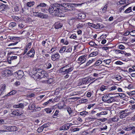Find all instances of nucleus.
<instances>
[{"mask_svg":"<svg viewBox=\"0 0 135 135\" xmlns=\"http://www.w3.org/2000/svg\"><path fill=\"white\" fill-rule=\"evenodd\" d=\"M74 67L73 66L68 64L61 68L58 71L59 73H62L63 75H65L64 78L67 79L69 77L70 73L72 71Z\"/></svg>","mask_w":135,"mask_h":135,"instance_id":"f257e3e1","label":"nucleus"},{"mask_svg":"<svg viewBox=\"0 0 135 135\" xmlns=\"http://www.w3.org/2000/svg\"><path fill=\"white\" fill-rule=\"evenodd\" d=\"M83 3H69L68 6L67 7V8L66 10L65 11V12L68 11H73V8L75 7H78L79 6H81V5Z\"/></svg>","mask_w":135,"mask_h":135,"instance_id":"f03ea898","label":"nucleus"},{"mask_svg":"<svg viewBox=\"0 0 135 135\" xmlns=\"http://www.w3.org/2000/svg\"><path fill=\"white\" fill-rule=\"evenodd\" d=\"M34 76L37 78V79L39 78H45V77L46 78L48 76L47 74L46 73H45L44 71H42L41 72H37L34 74Z\"/></svg>","mask_w":135,"mask_h":135,"instance_id":"7ed1b4c3","label":"nucleus"},{"mask_svg":"<svg viewBox=\"0 0 135 135\" xmlns=\"http://www.w3.org/2000/svg\"><path fill=\"white\" fill-rule=\"evenodd\" d=\"M53 8V9H54L55 10L57 11L58 12L60 10V4L57 3H55L53 4H51V6Z\"/></svg>","mask_w":135,"mask_h":135,"instance_id":"20e7f679","label":"nucleus"},{"mask_svg":"<svg viewBox=\"0 0 135 135\" xmlns=\"http://www.w3.org/2000/svg\"><path fill=\"white\" fill-rule=\"evenodd\" d=\"M26 55L30 57H34L35 55V50L33 48H31L26 54Z\"/></svg>","mask_w":135,"mask_h":135,"instance_id":"39448f33","label":"nucleus"},{"mask_svg":"<svg viewBox=\"0 0 135 135\" xmlns=\"http://www.w3.org/2000/svg\"><path fill=\"white\" fill-rule=\"evenodd\" d=\"M16 74V78L18 79L21 78L24 75L23 71L21 70H18L17 72L15 73V75Z\"/></svg>","mask_w":135,"mask_h":135,"instance_id":"423d86ee","label":"nucleus"},{"mask_svg":"<svg viewBox=\"0 0 135 135\" xmlns=\"http://www.w3.org/2000/svg\"><path fill=\"white\" fill-rule=\"evenodd\" d=\"M23 113V112L22 111H20L18 109H16L12 112L11 114L14 115L19 116Z\"/></svg>","mask_w":135,"mask_h":135,"instance_id":"0eeeda50","label":"nucleus"},{"mask_svg":"<svg viewBox=\"0 0 135 135\" xmlns=\"http://www.w3.org/2000/svg\"><path fill=\"white\" fill-rule=\"evenodd\" d=\"M46 5H47L44 3H41L37 5L35 7V9H37L38 11H40V10L42 9L43 7H45Z\"/></svg>","mask_w":135,"mask_h":135,"instance_id":"6e6552de","label":"nucleus"},{"mask_svg":"<svg viewBox=\"0 0 135 135\" xmlns=\"http://www.w3.org/2000/svg\"><path fill=\"white\" fill-rule=\"evenodd\" d=\"M48 10L50 14L55 16H56L58 12L57 11L55 10L54 9H53V8L51 6H50Z\"/></svg>","mask_w":135,"mask_h":135,"instance_id":"1a4fd4ad","label":"nucleus"},{"mask_svg":"<svg viewBox=\"0 0 135 135\" xmlns=\"http://www.w3.org/2000/svg\"><path fill=\"white\" fill-rule=\"evenodd\" d=\"M60 57V55L58 53H56L52 55L51 59L52 61H55L59 59Z\"/></svg>","mask_w":135,"mask_h":135,"instance_id":"9d476101","label":"nucleus"},{"mask_svg":"<svg viewBox=\"0 0 135 135\" xmlns=\"http://www.w3.org/2000/svg\"><path fill=\"white\" fill-rule=\"evenodd\" d=\"M17 56H9L7 58L9 64H11V61L16 59Z\"/></svg>","mask_w":135,"mask_h":135,"instance_id":"9b49d317","label":"nucleus"},{"mask_svg":"<svg viewBox=\"0 0 135 135\" xmlns=\"http://www.w3.org/2000/svg\"><path fill=\"white\" fill-rule=\"evenodd\" d=\"M80 81L81 82V84H80V85L89 83V80H88V78H86L82 80H80Z\"/></svg>","mask_w":135,"mask_h":135,"instance_id":"f8f14e48","label":"nucleus"},{"mask_svg":"<svg viewBox=\"0 0 135 135\" xmlns=\"http://www.w3.org/2000/svg\"><path fill=\"white\" fill-rule=\"evenodd\" d=\"M68 4L69 3H66L61 4L60 5V6H61V7H60V10H62V11H63L64 10L65 11L67 7L68 6Z\"/></svg>","mask_w":135,"mask_h":135,"instance_id":"ddd939ff","label":"nucleus"},{"mask_svg":"<svg viewBox=\"0 0 135 135\" xmlns=\"http://www.w3.org/2000/svg\"><path fill=\"white\" fill-rule=\"evenodd\" d=\"M86 58H85L83 56H80L78 59V60L80 61L81 64L84 63L86 60Z\"/></svg>","mask_w":135,"mask_h":135,"instance_id":"4468645a","label":"nucleus"},{"mask_svg":"<svg viewBox=\"0 0 135 135\" xmlns=\"http://www.w3.org/2000/svg\"><path fill=\"white\" fill-rule=\"evenodd\" d=\"M68 124H66L64 125L61 127L60 128V130H67L69 129Z\"/></svg>","mask_w":135,"mask_h":135,"instance_id":"2eb2a0df","label":"nucleus"},{"mask_svg":"<svg viewBox=\"0 0 135 135\" xmlns=\"http://www.w3.org/2000/svg\"><path fill=\"white\" fill-rule=\"evenodd\" d=\"M41 82L43 83L50 84L53 82V79H52L50 78L49 80H43Z\"/></svg>","mask_w":135,"mask_h":135,"instance_id":"dca6fc26","label":"nucleus"},{"mask_svg":"<svg viewBox=\"0 0 135 135\" xmlns=\"http://www.w3.org/2000/svg\"><path fill=\"white\" fill-rule=\"evenodd\" d=\"M10 49L13 50L9 54H13V53H16V54H18V51L17 49H19V48L18 47H10Z\"/></svg>","mask_w":135,"mask_h":135,"instance_id":"f3484780","label":"nucleus"},{"mask_svg":"<svg viewBox=\"0 0 135 135\" xmlns=\"http://www.w3.org/2000/svg\"><path fill=\"white\" fill-rule=\"evenodd\" d=\"M85 14L83 13H80L78 15V18L79 19H84L85 17Z\"/></svg>","mask_w":135,"mask_h":135,"instance_id":"a211bd4d","label":"nucleus"},{"mask_svg":"<svg viewBox=\"0 0 135 135\" xmlns=\"http://www.w3.org/2000/svg\"><path fill=\"white\" fill-rule=\"evenodd\" d=\"M13 107L15 108H22L24 107V105L22 103L19 104L17 105H14L13 106Z\"/></svg>","mask_w":135,"mask_h":135,"instance_id":"6ab92c4d","label":"nucleus"},{"mask_svg":"<svg viewBox=\"0 0 135 135\" xmlns=\"http://www.w3.org/2000/svg\"><path fill=\"white\" fill-rule=\"evenodd\" d=\"M62 23L59 22H57L55 24V27L56 29H58L62 27Z\"/></svg>","mask_w":135,"mask_h":135,"instance_id":"aec40b11","label":"nucleus"},{"mask_svg":"<svg viewBox=\"0 0 135 135\" xmlns=\"http://www.w3.org/2000/svg\"><path fill=\"white\" fill-rule=\"evenodd\" d=\"M34 13L35 14V16L36 17H37L39 18H42V13L37 12H35Z\"/></svg>","mask_w":135,"mask_h":135,"instance_id":"412c9836","label":"nucleus"},{"mask_svg":"<svg viewBox=\"0 0 135 135\" xmlns=\"http://www.w3.org/2000/svg\"><path fill=\"white\" fill-rule=\"evenodd\" d=\"M131 114V112H129L126 113L125 114H120V118H125L126 116L128 115L129 114Z\"/></svg>","mask_w":135,"mask_h":135,"instance_id":"4be33fe9","label":"nucleus"},{"mask_svg":"<svg viewBox=\"0 0 135 135\" xmlns=\"http://www.w3.org/2000/svg\"><path fill=\"white\" fill-rule=\"evenodd\" d=\"M7 7V5L3 4H2L0 5V12L4 10Z\"/></svg>","mask_w":135,"mask_h":135,"instance_id":"5701e85b","label":"nucleus"},{"mask_svg":"<svg viewBox=\"0 0 135 135\" xmlns=\"http://www.w3.org/2000/svg\"><path fill=\"white\" fill-rule=\"evenodd\" d=\"M35 106V105L34 103L30 104L28 107V109H29L30 110H32L33 112Z\"/></svg>","mask_w":135,"mask_h":135,"instance_id":"b1692460","label":"nucleus"},{"mask_svg":"<svg viewBox=\"0 0 135 135\" xmlns=\"http://www.w3.org/2000/svg\"><path fill=\"white\" fill-rule=\"evenodd\" d=\"M110 97V98L108 99L107 101L106 102V103H111L112 102L115 101V99L113 98V97Z\"/></svg>","mask_w":135,"mask_h":135,"instance_id":"393cba45","label":"nucleus"},{"mask_svg":"<svg viewBox=\"0 0 135 135\" xmlns=\"http://www.w3.org/2000/svg\"><path fill=\"white\" fill-rule=\"evenodd\" d=\"M35 4V2L34 1L30 2H28L26 6L27 7H30L32 6Z\"/></svg>","mask_w":135,"mask_h":135,"instance_id":"a878e982","label":"nucleus"},{"mask_svg":"<svg viewBox=\"0 0 135 135\" xmlns=\"http://www.w3.org/2000/svg\"><path fill=\"white\" fill-rule=\"evenodd\" d=\"M98 53L97 51L93 52L89 55V56L90 57L95 56L98 55Z\"/></svg>","mask_w":135,"mask_h":135,"instance_id":"bb28decb","label":"nucleus"},{"mask_svg":"<svg viewBox=\"0 0 135 135\" xmlns=\"http://www.w3.org/2000/svg\"><path fill=\"white\" fill-rule=\"evenodd\" d=\"M6 85L4 84L2 85L0 89V94L1 95L6 89Z\"/></svg>","mask_w":135,"mask_h":135,"instance_id":"cd10ccee","label":"nucleus"},{"mask_svg":"<svg viewBox=\"0 0 135 135\" xmlns=\"http://www.w3.org/2000/svg\"><path fill=\"white\" fill-rule=\"evenodd\" d=\"M31 44H32L31 42L29 43L26 46L25 50L27 51L28 50L31 48Z\"/></svg>","mask_w":135,"mask_h":135,"instance_id":"c85d7f7f","label":"nucleus"},{"mask_svg":"<svg viewBox=\"0 0 135 135\" xmlns=\"http://www.w3.org/2000/svg\"><path fill=\"white\" fill-rule=\"evenodd\" d=\"M60 10L57 13V14H56L55 16H57L60 17H64V14L61 12H60Z\"/></svg>","mask_w":135,"mask_h":135,"instance_id":"c756f323","label":"nucleus"},{"mask_svg":"<svg viewBox=\"0 0 135 135\" xmlns=\"http://www.w3.org/2000/svg\"><path fill=\"white\" fill-rule=\"evenodd\" d=\"M108 96L107 95H105L102 97V100L105 103H106V102L107 101V98H108Z\"/></svg>","mask_w":135,"mask_h":135,"instance_id":"7c9ffc66","label":"nucleus"},{"mask_svg":"<svg viewBox=\"0 0 135 135\" xmlns=\"http://www.w3.org/2000/svg\"><path fill=\"white\" fill-rule=\"evenodd\" d=\"M66 49V47L63 46L59 50V52L60 53H62L65 52Z\"/></svg>","mask_w":135,"mask_h":135,"instance_id":"2f4dec72","label":"nucleus"},{"mask_svg":"<svg viewBox=\"0 0 135 135\" xmlns=\"http://www.w3.org/2000/svg\"><path fill=\"white\" fill-rule=\"evenodd\" d=\"M132 11V7H130L126 9L124 11V13H127L130 12Z\"/></svg>","mask_w":135,"mask_h":135,"instance_id":"473e14b6","label":"nucleus"},{"mask_svg":"<svg viewBox=\"0 0 135 135\" xmlns=\"http://www.w3.org/2000/svg\"><path fill=\"white\" fill-rule=\"evenodd\" d=\"M102 62V61L100 60H98L95 62L94 65L96 66H98L101 64Z\"/></svg>","mask_w":135,"mask_h":135,"instance_id":"72a5a7b5","label":"nucleus"},{"mask_svg":"<svg viewBox=\"0 0 135 135\" xmlns=\"http://www.w3.org/2000/svg\"><path fill=\"white\" fill-rule=\"evenodd\" d=\"M11 129L10 130V131H15L17 130V128L15 126H12L11 127Z\"/></svg>","mask_w":135,"mask_h":135,"instance_id":"f704fd0d","label":"nucleus"},{"mask_svg":"<svg viewBox=\"0 0 135 135\" xmlns=\"http://www.w3.org/2000/svg\"><path fill=\"white\" fill-rule=\"evenodd\" d=\"M100 74L101 73H99L97 71L96 73H94L93 74V76L95 77L96 78L100 76Z\"/></svg>","mask_w":135,"mask_h":135,"instance_id":"c9c22d12","label":"nucleus"},{"mask_svg":"<svg viewBox=\"0 0 135 135\" xmlns=\"http://www.w3.org/2000/svg\"><path fill=\"white\" fill-rule=\"evenodd\" d=\"M118 118L117 117H116L112 118L110 119V120L111 121H112V122H117L118 121Z\"/></svg>","mask_w":135,"mask_h":135,"instance_id":"e433bc0d","label":"nucleus"},{"mask_svg":"<svg viewBox=\"0 0 135 135\" xmlns=\"http://www.w3.org/2000/svg\"><path fill=\"white\" fill-rule=\"evenodd\" d=\"M84 24H83L81 23H79L78 24L76 25V27L78 29H81L84 26Z\"/></svg>","mask_w":135,"mask_h":135,"instance_id":"4c0bfd02","label":"nucleus"},{"mask_svg":"<svg viewBox=\"0 0 135 135\" xmlns=\"http://www.w3.org/2000/svg\"><path fill=\"white\" fill-rule=\"evenodd\" d=\"M103 62L105 64H109L111 62V60L110 59H108L106 60H104Z\"/></svg>","mask_w":135,"mask_h":135,"instance_id":"58836bf2","label":"nucleus"},{"mask_svg":"<svg viewBox=\"0 0 135 135\" xmlns=\"http://www.w3.org/2000/svg\"><path fill=\"white\" fill-rule=\"evenodd\" d=\"M16 90H13L11 91L10 92H9L8 93V95H13L14 94H15L16 93Z\"/></svg>","mask_w":135,"mask_h":135,"instance_id":"ea45409f","label":"nucleus"},{"mask_svg":"<svg viewBox=\"0 0 135 135\" xmlns=\"http://www.w3.org/2000/svg\"><path fill=\"white\" fill-rule=\"evenodd\" d=\"M42 15V18L43 19H47L49 17V16L48 15L43 13Z\"/></svg>","mask_w":135,"mask_h":135,"instance_id":"a19ab883","label":"nucleus"},{"mask_svg":"<svg viewBox=\"0 0 135 135\" xmlns=\"http://www.w3.org/2000/svg\"><path fill=\"white\" fill-rule=\"evenodd\" d=\"M94 61V59H92L91 60H89L86 63V66H88L90 65L91 63Z\"/></svg>","mask_w":135,"mask_h":135,"instance_id":"79ce46f5","label":"nucleus"},{"mask_svg":"<svg viewBox=\"0 0 135 135\" xmlns=\"http://www.w3.org/2000/svg\"><path fill=\"white\" fill-rule=\"evenodd\" d=\"M59 112V111L58 110H56L55 112L53 114V118H55V116H57L58 115V114Z\"/></svg>","mask_w":135,"mask_h":135,"instance_id":"37998d69","label":"nucleus"},{"mask_svg":"<svg viewBox=\"0 0 135 135\" xmlns=\"http://www.w3.org/2000/svg\"><path fill=\"white\" fill-rule=\"evenodd\" d=\"M4 73V74H10L11 73V70H9L6 69L5 70Z\"/></svg>","mask_w":135,"mask_h":135,"instance_id":"c03bdc74","label":"nucleus"},{"mask_svg":"<svg viewBox=\"0 0 135 135\" xmlns=\"http://www.w3.org/2000/svg\"><path fill=\"white\" fill-rule=\"evenodd\" d=\"M65 55L67 58H70L71 56V54L70 53H68L65 52Z\"/></svg>","mask_w":135,"mask_h":135,"instance_id":"a18cd8bd","label":"nucleus"},{"mask_svg":"<svg viewBox=\"0 0 135 135\" xmlns=\"http://www.w3.org/2000/svg\"><path fill=\"white\" fill-rule=\"evenodd\" d=\"M50 126L49 125V124L48 123H47L45 124H43L42 126V127L44 129L45 128L48 127Z\"/></svg>","mask_w":135,"mask_h":135,"instance_id":"49530a36","label":"nucleus"},{"mask_svg":"<svg viewBox=\"0 0 135 135\" xmlns=\"http://www.w3.org/2000/svg\"><path fill=\"white\" fill-rule=\"evenodd\" d=\"M41 109V108L40 107H36V106L34 108V109L33 111V112H35L36 111H38L40 110Z\"/></svg>","mask_w":135,"mask_h":135,"instance_id":"de8ad7c7","label":"nucleus"},{"mask_svg":"<svg viewBox=\"0 0 135 135\" xmlns=\"http://www.w3.org/2000/svg\"><path fill=\"white\" fill-rule=\"evenodd\" d=\"M44 129V128L41 126V127H39L38 128L37 130V131L39 133H40L43 131Z\"/></svg>","mask_w":135,"mask_h":135,"instance_id":"09e8293b","label":"nucleus"},{"mask_svg":"<svg viewBox=\"0 0 135 135\" xmlns=\"http://www.w3.org/2000/svg\"><path fill=\"white\" fill-rule=\"evenodd\" d=\"M88 114V112L86 111H84L80 113V114L81 115H84Z\"/></svg>","mask_w":135,"mask_h":135,"instance_id":"8fccbe9b","label":"nucleus"},{"mask_svg":"<svg viewBox=\"0 0 135 135\" xmlns=\"http://www.w3.org/2000/svg\"><path fill=\"white\" fill-rule=\"evenodd\" d=\"M66 109L69 114L70 115L72 113L71 108L69 107H68L66 108Z\"/></svg>","mask_w":135,"mask_h":135,"instance_id":"3c124183","label":"nucleus"},{"mask_svg":"<svg viewBox=\"0 0 135 135\" xmlns=\"http://www.w3.org/2000/svg\"><path fill=\"white\" fill-rule=\"evenodd\" d=\"M127 94L129 95H133L135 94V91H133L130 92H127Z\"/></svg>","mask_w":135,"mask_h":135,"instance_id":"603ef678","label":"nucleus"},{"mask_svg":"<svg viewBox=\"0 0 135 135\" xmlns=\"http://www.w3.org/2000/svg\"><path fill=\"white\" fill-rule=\"evenodd\" d=\"M45 110L46 112V113H51L52 111V110L49 108H46L45 109Z\"/></svg>","mask_w":135,"mask_h":135,"instance_id":"864d4df0","label":"nucleus"},{"mask_svg":"<svg viewBox=\"0 0 135 135\" xmlns=\"http://www.w3.org/2000/svg\"><path fill=\"white\" fill-rule=\"evenodd\" d=\"M108 7L107 5L106 4L104 6V7L102 9V11L103 13H105L106 11V10Z\"/></svg>","mask_w":135,"mask_h":135,"instance_id":"5fc2aeb1","label":"nucleus"},{"mask_svg":"<svg viewBox=\"0 0 135 135\" xmlns=\"http://www.w3.org/2000/svg\"><path fill=\"white\" fill-rule=\"evenodd\" d=\"M16 25V24L15 22H11L9 25V26L10 27H14Z\"/></svg>","mask_w":135,"mask_h":135,"instance_id":"6e6d98bb","label":"nucleus"},{"mask_svg":"<svg viewBox=\"0 0 135 135\" xmlns=\"http://www.w3.org/2000/svg\"><path fill=\"white\" fill-rule=\"evenodd\" d=\"M122 78V77L119 75H117L115 77V78L118 81H119L120 80H121Z\"/></svg>","mask_w":135,"mask_h":135,"instance_id":"4d7b16f0","label":"nucleus"},{"mask_svg":"<svg viewBox=\"0 0 135 135\" xmlns=\"http://www.w3.org/2000/svg\"><path fill=\"white\" fill-rule=\"evenodd\" d=\"M69 37L70 38L75 39L76 37V34H74L72 35Z\"/></svg>","mask_w":135,"mask_h":135,"instance_id":"13d9d810","label":"nucleus"},{"mask_svg":"<svg viewBox=\"0 0 135 135\" xmlns=\"http://www.w3.org/2000/svg\"><path fill=\"white\" fill-rule=\"evenodd\" d=\"M72 51V47H70L65 52H68V53H71Z\"/></svg>","mask_w":135,"mask_h":135,"instance_id":"bf43d9fd","label":"nucleus"},{"mask_svg":"<svg viewBox=\"0 0 135 135\" xmlns=\"http://www.w3.org/2000/svg\"><path fill=\"white\" fill-rule=\"evenodd\" d=\"M128 111V109H125L124 110H121L120 111V112L119 113V114H125L126 112Z\"/></svg>","mask_w":135,"mask_h":135,"instance_id":"052dcab7","label":"nucleus"},{"mask_svg":"<svg viewBox=\"0 0 135 135\" xmlns=\"http://www.w3.org/2000/svg\"><path fill=\"white\" fill-rule=\"evenodd\" d=\"M130 35L133 36H135V31L133 30L130 32Z\"/></svg>","mask_w":135,"mask_h":135,"instance_id":"680f3d73","label":"nucleus"},{"mask_svg":"<svg viewBox=\"0 0 135 135\" xmlns=\"http://www.w3.org/2000/svg\"><path fill=\"white\" fill-rule=\"evenodd\" d=\"M116 94H118L119 96L120 97L122 98H124L125 97V95L122 93H116Z\"/></svg>","mask_w":135,"mask_h":135,"instance_id":"e2e57ef3","label":"nucleus"},{"mask_svg":"<svg viewBox=\"0 0 135 135\" xmlns=\"http://www.w3.org/2000/svg\"><path fill=\"white\" fill-rule=\"evenodd\" d=\"M52 100L51 99H50L48 101L45 102L44 103V105H45L47 104H48L50 102L52 101Z\"/></svg>","mask_w":135,"mask_h":135,"instance_id":"0e129e2a","label":"nucleus"},{"mask_svg":"<svg viewBox=\"0 0 135 135\" xmlns=\"http://www.w3.org/2000/svg\"><path fill=\"white\" fill-rule=\"evenodd\" d=\"M119 47L120 49L123 50L125 49V47L122 45H120L119 46Z\"/></svg>","mask_w":135,"mask_h":135,"instance_id":"69168bd1","label":"nucleus"},{"mask_svg":"<svg viewBox=\"0 0 135 135\" xmlns=\"http://www.w3.org/2000/svg\"><path fill=\"white\" fill-rule=\"evenodd\" d=\"M105 89V86H102L100 88V90L102 91H103Z\"/></svg>","mask_w":135,"mask_h":135,"instance_id":"338daca9","label":"nucleus"},{"mask_svg":"<svg viewBox=\"0 0 135 135\" xmlns=\"http://www.w3.org/2000/svg\"><path fill=\"white\" fill-rule=\"evenodd\" d=\"M115 63L116 64L119 65H122L123 64V62L119 61H118L116 62Z\"/></svg>","mask_w":135,"mask_h":135,"instance_id":"774afa93","label":"nucleus"}]
</instances>
